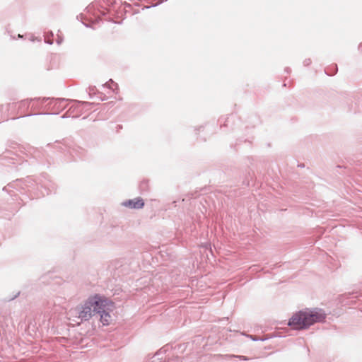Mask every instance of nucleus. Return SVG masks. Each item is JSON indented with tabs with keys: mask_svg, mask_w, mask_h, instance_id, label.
I'll list each match as a JSON object with an SVG mask.
<instances>
[{
	"mask_svg": "<svg viewBox=\"0 0 362 362\" xmlns=\"http://www.w3.org/2000/svg\"><path fill=\"white\" fill-rule=\"evenodd\" d=\"M111 305V300L99 294L89 296L80 306L70 309L67 313V318L80 325L82 321L89 320L98 314L101 309Z\"/></svg>",
	"mask_w": 362,
	"mask_h": 362,
	"instance_id": "obj_1",
	"label": "nucleus"
},
{
	"mask_svg": "<svg viewBox=\"0 0 362 362\" xmlns=\"http://www.w3.org/2000/svg\"><path fill=\"white\" fill-rule=\"evenodd\" d=\"M325 314L318 309H304L294 313L290 318L288 325L293 329H307L316 322H322Z\"/></svg>",
	"mask_w": 362,
	"mask_h": 362,
	"instance_id": "obj_2",
	"label": "nucleus"
},
{
	"mask_svg": "<svg viewBox=\"0 0 362 362\" xmlns=\"http://www.w3.org/2000/svg\"><path fill=\"white\" fill-rule=\"evenodd\" d=\"M113 308L114 303L111 300V305H108V307L105 309H101L100 311L98 313L100 315L99 320L103 326H107L110 325L112 322V316L110 315V312L113 310Z\"/></svg>",
	"mask_w": 362,
	"mask_h": 362,
	"instance_id": "obj_3",
	"label": "nucleus"
},
{
	"mask_svg": "<svg viewBox=\"0 0 362 362\" xmlns=\"http://www.w3.org/2000/svg\"><path fill=\"white\" fill-rule=\"evenodd\" d=\"M122 206L129 209H141L144 205V200L140 197H136L132 199L125 200L121 204Z\"/></svg>",
	"mask_w": 362,
	"mask_h": 362,
	"instance_id": "obj_4",
	"label": "nucleus"
},
{
	"mask_svg": "<svg viewBox=\"0 0 362 362\" xmlns=\"http://www.w3.org/2000/svg\"><path fill=\"white\" fill-rule=\"evenodd\" d=\"M85 105V103H78L77 106H78V107H80L81 106H82V105Z\"/></svg>",
	"mask_w": 362,
	"mask_h": 362,
	"instance_id": "obj_5",
	"label": "nucleus"
}]
</instances>
